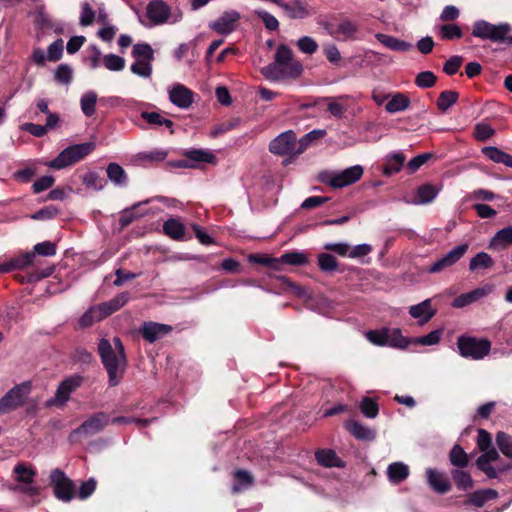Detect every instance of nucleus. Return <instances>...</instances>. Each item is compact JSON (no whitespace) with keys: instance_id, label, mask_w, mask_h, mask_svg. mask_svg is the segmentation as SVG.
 Segmentation results:
<instances>
[{"instance_id":"f257e3e1","label":"nucleus","mask_w":512,"mask_h":512,"mask_svg":"<svg viewBox=\"0 0 512 512\" xmlns=\"http://www.w3.org/2000/svg\"><path fill=\"white\" fill-rule=\"evenodd\" d=\"M98 351L108 373L109 384L111 386L118 385L127 364L124 346L120 338L114 337L112 342L107 339H101Z\"/></svg>"},{"instance_id":"f03ea898","label":"nucleus","mask_w":512,"mask_h":512,"mask_svg":"<svg viewBox=\"0 0 512 512\" xmlns=\"http://www.w3.org/2000/svg\"><path fill=\"white\" fill-rule=\"evenodd\" d=\"M128 300L129 294L124 292L117 295L108 302L93 306L82 315L79 323L83 327L91 326L95 322H99L105 317L119 310L128 302Z\"/></svg>"},{"instance_id":"7ed1b4c3","label":"nucleus","mask_w":512,"mask_h":512,"mask_svg":"<svg viewBox=\"0 0 512 512\" xmlns=\"http://www.w3.org/2000/svg\"><path fill=\"white\" fill-rule=\"evenodd\" d=\"M363 172L361 165H354L341 172L321 171L317 178L321 183L332 188H343L357 182L362 177Z\"/></svg>"},{"instance_id":"20e7f679","label":"nucleus","mask_w":512,"mask_h":512,"mask_svg":"<svg viewBox=\"0 0 512 512\" xmlns=\"http://www.w3.org/2000/svg\"><path fill=\"white\" fill-rule=\"evenodd\" d=\"M31 392V381H24L12 387L0 398V415L10 413L24 406Z\"/></svg>"},{"instance_id":"39448f33","label":"nucleus","mask_w":512,"mask_h":512,"mask_svg":"<svg viewBox=\"0 0 512 512\" xmlns=\"http://www.w3.org/2000/svg\"><path fill=\"white\" fill-rule=\"evenodd\" d=\"M512 31V26L507 22L492 24L486 20H477L472 26V35L482 40L492 42H504Z\"/></svg>"},{"instance_id":"423d86ee","label":"nucleus","mask_w":512,"mask_h":512,"mask_svg":"<svg viewBox=\"0 0 512 512\" xmlns=\"http://www.w3.org/2000/svg\"><path fill=\"white\" fill-rule=\"evenodd\" d=\"M95 149L93 142H86L67 147L47 165L54 169L66 168L90 154Z\"/></svg>"},{"instance_id":"0eeeda50","label":"nucleus","mask_w":512,"mask_h":512,"mask_svg":"<svg viewBox=\"0 0 512 512\" xmlns=\"http://www.w3.org/2000/svg\"><path fill=\"white\" fill-rule=\"evenodd\" d=\"M457 348L462 357L480 360L489 354L491 342L484 338L460 336L457 339Z\"/></svg>"},{"instance_id":"6e6552de","label":"nucleus","mask_w":512,"mask_h":512,"mask_svg":"<svg viewBox=\"0 0 512 512\" xmlns=\"http://www.w3.org/2000/svg\"><path fill=\"white\" fill-rule=\"evenodd\" d=\"M15 481L17 484L12 488L15 492L23 493L28 496H36L39 494V487L34 484L35 470L25 464L18 463L14 467Z\"/></svg>"},{"instance_id":"1a4fd4ad","label":"nucleus","mask_w":512,"mask_h":512,"mask_svg":"<svg viewBox=\"0 0 512 512\" xmlns=\"http://www.w3.org/2000/svg\"><path fill=\"white\" fill-rule=\"evenodd\" d=\"M269 151L278 156H289L296 158L300 154L297 153L298 141L294 131L287 130L280 133L269 143Z\"/></svg>"},{"instance_id":"9d476101","label":"nucleus","mask_w":512,"mask_h":512,"mask_svg":"<svg viewBox=\"0 0 512 512\" xmlns=\"http://www.w3.org/2000/svg\"><path fill=\"white\" fill-rule=\"evenodd\" d=\"M82 377L73 375L63 380L57 387L54 397L46 402L47 406H64L70 399V395L82 384Z\"/></svg>"},{"instance_id":"9b49d317","label":"nucleus","mask_w":512,"mask_h":512,"mask_svg":"<svg viewBox=\"0 0 512 512\" xmlns=\"http://www.w3.org/2000/svg\"><path fill=\"white\" fill-rule=\"evenodd\" d=\"M51 482L54 486L55 496L64 502L70 501L75 494L72 481L64 474L63 471L55 469L50 475Z\"/></svg>"},{"instance_id":"f8f14e48","label":"nucleus","mask_w":512,"mask_h":512,"mask_svg":"<svg viewBox=\"0 0 512 512\" xmlns=\"http://www.w3.org/2000/svg\"><path fill=\"white\" fill-rule=\"evenodd\" d=\"M280 8L284 15L292 20L306 19L314 13L308 0H283Z\"/></svg>"},{"instance_id":"ddd939ff","label":"nucleus","mask_w":512,"mask_h":512,"mask_svg":"<svg viewBox=\"0 0 512 512\" xmlns=\"http://www.w3.org/2000/svg\"><path fill=\"white\" fill-rule=\"evenodd\" d=\"M170 102L178 108L188 109L194 102L195 94L183 84L175 83L167 89Z\"/></svg>"},{"instance_id":"4468645a","label":"nucleus","mask_w":512,"mask_h":512,"mask_svg":"<svg viewBox=\"0 0 512 512\" xmlns=\"http://www.w3.org/2000/svg\"><path fill=\"white\" fill-rule=\"evenodd\" d=\"M468 248L469 246L466 243L454 247L447 254H445L443 257H441L435 263H433L427 269V271L429 273H439L447 268L452 267L465 255Z\"/></svg>"},{"instance_id":"2eb2a0df","label":"nucleus","mask_w":512,"mask_h":512,"mask_svg":"<svg viewBox=\"0 0 512 512\" xmlns=\"http://www.w3.org/2000/svg\"><path fill=\"white\" fill-rule=\"evenodd\" d=\"M302 72L300 63H291L290 71L278 64L277 62L271 63L261 69V73L270 80H280L288 77H297Z\"/></svg>"},{"instance_id":"dca6fc26","label":"nucleus","mask_w":512,"mask_h":512,"mask_svg":"<svg viewBox=\"0 0 512 512\" xmlns=\"http://www.w3.org/2000/svg\"><path fill=\"white\" fill-rule=\"evenodd\" d=\"M110 418L105 413H97L90 417L88 420H86L79 428L75 429L71 436H74L76 434H86V435H93L101 430L104 429V427L107 426L109 423Z\"/></svg>"},{"instance_id":"f3484780","label":"nucleus","mask_w":512,"mask_h":512,"mask_svg":"<svg viewBox=\"0 0 512 512\" xmlns=\"http://www.w3.org/2000/svg\"><path fill=\"white\" fill-rule=\"evenodd\" d=\"M240 14L231 10L224 12L218 19L210 23V28L219 34L227 35L235 30Z\"/></svg>"},{"instance_id":"a211bd4d","label":"nucleus","mask_w":512,"mask_h":512,"mask_svg":"<svg viewBox=\"0 0 512 512\" xmlns=\"http://www.w3.org/2000/svg\"><path fill=\"white\" fill-rule=\"evenodd\" d=\"M147 16L153 23V25H160L168 21L169 19V8L160 0L151 1L147 6Z\"/></svg>"},{"instance_id":"6ab92c4d","label":"nucleus","mask_w":512,"mask_h":512,"mask_svg":"<svg viewBox=\"0 0 512 512\" xmlns=\"http://www.w3.org/2000/svg\"><path fill=\"white\" fill-rule=\"evenodd\" d=\"M409 314L412 318L417 319L419 324L427 323L436 314V309L431 306V299H426L419 304L409 308Z\"/></svg>"},{"instance_id":"aec40b11","label":"nucleus","mask_w":512,"mask_h":512,"mask_svg":"<svg viewBox=\"0 0 512 512\" xmlns=\"http://www.w3.org/2000/svg\"><path fill=\"white\" fill-rule=\"evenodd\" d=\"M426 476L428 484L437 493L444 494L451 489L450 482L444 473L428 468Z\"/></svg>"},{"instance_id":"412c9836","label":"nucleus","mask_w":512,"mask_h":512,"mask_svg":"<svg viewBox=\"0 0 512 512\" xmlns=\"http://www.w3.org/2000/svg\"><path fill=\"white\" fill-rule=\"evenodd\" d=\"M440 192V188L431 184L419 186L415 191V196L409 202L414 205H425L434 201Z\"/></svg>"},{"instance_id":"4be33fe9","label":"nucleus","mask_w":512,"mask_h":512,"mask_svg":"<svg viewBox=\"0 0 512 512\" xmlns=\"http://www.w3.org/2000/svg\"><path fill=\"white\" fill-rule=\"evenodd\" d=\"M171 330L172 328L169 325L146 322L141 328V333L147 341L152 343L167 335Z\"/></svg>"},{"instance_id":"5701e85b","label":"nucleus","mask_w":512,"mask_h":512,"mask_svg":"<svg viewBox=\"0 0 512 512\" xmlns=\"http://www.w3.org/2000/svg\"><path fill=\"white\" fill-rule=\"evenodd\" d=\"M509 245H512V226L498 230L490 239L488 248L494 251H502Z\"/></svg>"},{"instance_id":"b1692460","label":"nucleus","mask_w":512,"mask_h":512,"mask_svg":"<svg viewBox=\"0 0 512 512\" xmlns=\"http://www.w3.org/2000/svg\"><path fill=\"white\" fill-rule=\"evenodd\" d=\"M375 37L381 44L393 51L407 52L413 48L411 43L388 34L377 33Z\"/></svg>"},{"instance_id":"393cba45","label":"nucleus","mask_w":512,"mask_h":512,"mask_svg":"<svg viewBox=\"0 0 512 512\" xmlns=\"http://www.w3.org/2000/svg\"><path fill=\"white\" fill-rule=\"evenodd\" d=\"M187 160L193 162L191 164H183V167H195V163H213L215 161V155L202 149H192L184 153Z\"/></svg>"},{"instance_id":"a878e982","label":"nucleus","mask_w":512,"mask_h":512,"mask_svg":"<svg viewBox=\"0 0 512 512\" xmlns=\"http://www.w3.org/2000/svg\"><path fill=\"white\" fill-rule=\"evenodd\" d=\"M410 105V99L406 94L394 93L389 95L385 109L388 113H397L406 110Z\"/></svg>"},{"instance_id":"bb28decb","label":"nucleus","mask_w":512,"mask_h":512,"mask_svg":"<svg viewBox=\"0 0 512 512\" xmlns=\"http://www.w3.org/2000/svg\"><path fill=\"white\" fill-rule=\"evenodd\" d=\"M405 162V156L401 152H396L388 155L385 160V167L383 173L386 176H390L394 173L399 172Z\"/></svg>"},{"instance_id":"cd10ccee","label":"nucleus","mask_w":512,"mask_h":512,"mask_svg":"<svg viewBox=\"0 0 512 512\" xmlns=\"http://www.w3.org/2000/svg\"><path fill=\"white\" fill-rule=\"evenodd\" d=\"M388 478L392 483H400L409 475V467L403 462H395L388 466Z\"/></svg>"},{"instance_id":"c85d7f7f","label":"nucleus","mask_w":512,"mask_h":512,"mask_svg":"<svg viewBox=\"0 0 512 512\" xmlns=\"http://www.w3.org/2000/svg\"><path fill=\"white\" fill-rule=\"evenodd\" d=\"M409 344L411 343V340L404 337L400 331V329L397 328H387V340H386V346H390L393 348H400L405 349Z\"/></svg>"},{"instance_id":"c756f323","label":"nucleus","mask_w":512,"mask_h":512,"mask_svg":"<svg viewBox=\"0 0 512 512\" xmlns=\"http://www.w3.org/2000/svg\"><path fill=\"white\" fill-rule=\"evenodd\" d=\"M163 231L169 237L180 240L184 237L185 226L180 220L172 218L163 224Z\"/></svg>"},{"instance_id":"7c9ffc66","label":"nucleus","mask_w":512,"mask_h":512,"mask_svg":"<svg viewBox=\"0 0 512 512\" xmlns=\"http://www.w3.org/2000/svg\"><path fill=\"white\" fill-rule=\"evenodd\" d=\"M498 493L494 489L478 490L469 496L468 502L477 506H483L487 501L496 499Z\"/></svg>"},{"instance_id":"2f4dec72","label":"nucleus","mask_w":512,"mask_h":512,"mask_svg":"<svg viewBox=\"0 0 512 512\" xmlns=\"http://www.w3.org/2000/svg\"><path fill=\"white\" fill-rule=\"evenodd\" d=\"M280 265L281 264H288L292 266H302L306 265L309 262V258L307 254L301 251H292L283 254L280 258Z\"/></svg>"},{"instance_id":"473e14b6","label":"nucleus","mask_w":512,"mask_h":512,"mask_svg":"<svg viewBox=\"0 0 512 512\" xmlns=\"http://www.w3.org/2000/svg\"><path fill=\"white\" fill-rule=\"evenodd\" d=\"M326 135V131L315 129L305 134L298 140L297 153L302 154L314 141L322 139Z\"/></svg>"},{"instance_id":"72a5a7b5","label":"nucleus","mask_w":512,"mask_h":512,"mask_svg":"<svg viewBox=\"0 0 512 512\" xmlns=\"http://www.w3.org/2000/svg\"><path fill=\"white\" fill-rule=\"evenodd\" d=\"M97 94L94 91L85 92L80 99L81 110L85 116L91 117L95 113Z\"/></svg>"},{"instance_id":"f704fd0d","label":"nucleus","mask_w":512,"mask_h":512,"mask_svg":"<svg viewBox=\"0 0 512 512\" xmlns=\"http://www.w3.org/2000/svg\"><path fill=\"white\" fill-rule=\"evenodd\" d=\"M494 261L492 257L486 252H479L473 258H471L469 263V269L471 271H476L479 269H489L493 266Z\"/></svg>"},{"instance_id":"c9c22d12","label":"nucleus","mask_w":512,"mask_h":512,"mask_svg":"<svg viewBox=\"0 0 512 512\" xmlns=\"http://www.w3.org/2000/svg\"><path fill=\"white\" fill-rule=\"evenodd\" d=\"M107 176L115 185L122 186L126 184L127 175L124 169L117 163H111L108 165Z\"/></svg>"},{"instance_id":"e433bc0d","label":"nucleus","mask_w":512,"mask_h":512,"mask_svg":"<svg viewBox=\"0 0 512 512\" xmlns=\"http://www.w3.org/2000/svg\"><path fill=\"white\" fill-rule=\"evenodd\" d=\"M443 335L442 329L433 330L427 335L411 339V343L422 346H433L440 342Z\"/></svg>"},{"instance_id":"4c0bfd02","label":"nucleus","mask_w":512,"mask_h":512,"mask_svg":"<svg viewBox=\"0 0 512 512\" xmlns=\"http://www.w3.org/2000/svg\"><path fill=\"white\" fill-rule=\"evenodd\" d=\"M235 484L232 487L233 492H239L253 483V478L250 473L244 470H238L234 473Z\"/></svg>"},{"instance_id":"58836bf2","label":"nucleus","mask_w":512,"mask_h":512,"mask_svg":"<svg viewBox=\"0 0 512 512\" xmlns=\"http://www.w3.org/2000/svg\"><path fill=\"white\" fill-rule=\"evenodd\" d=\"M347 430L358 439H371L373 432L356 421H349L346 424Z\"/></svg>"},{"instance_id":"ea45409f","label":"nucleus","mask_w":512,"mask_h":512,"mask_svg":"<svg viewBox=\"0 0 512 512\" xmlns=\"http://www.w3.org/2000/svg\"><path fill=\"white\" fill-rule=\"evenodd\" d=\"M316 459L319 464L326 467H336L340 465V460L332 450H321L316 453Z\"/></svg>"},{"instance_id":"a19ab883","label":"nucleus","mask_w":512,"mask_h":512,"mask_svg":"<svg viewBox=\"0 0 512 512\" xmlns=\"http://www.w3.org/2000/svg\"><path fill=\"white\" fill-rule=\"evenodd\" d=\"M83 184L88 188L95 191H100L105 186V181L95 172H88L82 176Z\"/></svg>"},{"instance_id":"79ce46f5","label":"nucleus","mask_w":512,"mask_h":512,"mask_svg":"<svg viewBox=\"0 0 512 512\" xmlns=\"http://www.w3.org/2000/svg\"><path fill=\"white\" fill-rule=\"evenodd\" d=\"M275 62L290 71V64L297 63L292 60V52L286 45H280L275 54Z\"/></svg>"},{"instance_id":"37998d69","label":"nucleus","mask_w":512,"mask_h":512,"mask_svg":"<svg viewBox=\"0 0 512 512\" xmlns=\"http://www.w3.org/2000/svg\"><path fill=\"white\" fill-rule=\"evenodd\" d=\"M35 23L41 28H51L56 32H61L56 23L50 18V16L44 11L43 7H39L35 15Z\"/></svg>"},{"instance_id":"c03bdc74","label":"nucleus","mask_w":512,"mask_h":512,"mask_svg":"<svg viewBox=\"0 0 512 512\" xmlns=\"http://www.w3.org/2000/svg\"><path fill=\"white\" fill-rule=\"evenodd\" d=\"M449 458H450V462L454 466L461 467V468L466 467L469 462L467 453L459 445H455L452 448Z\"/></svg>"},{"instance_id":"a18cd8bd","label":"nucleus","mask_w":512,"mask_h":512,"mask_svg":"<svg viewBox=\"0 0 512 512\" xmlns=\"http://www.w3.org/2000/svg\"><path fill=\"white\" fill-rule=\"evenodd\" d=\"M141 117L147 121V123L154 126H166L167 128H172L173 122L167 118H164L158 112H147L144 111L141 113Z\"/></svg>"},{"instance_id":"49530a36","label":"nucleus","mask_w":512,"mask_h":512,"mask_svg":"<svg viewBox=\"0 0 512 512\" xmlns=\"http://www.w3.org/2000/svg\"><path fill=\"white\" fill-rule=\"evenodd\" d=\"M457 99V92L451 90L443 91L437 100V106L441 111L445 112L456 103Z\"/></svg>"},{"instance_id":"de8ad7c7","label":"nucleus","mask_w":512,"mask_h":512,"mask_svg":"<svg viewBox=\"0 0 512 512\" xmlns=\"http://www.w3.org/2000/svg\"><path fill=\"white\" fill-rule=\"evenodd\" d=\"M103 65L110 71H121L125 67L124 58L115 55L107 54L102 58Z\"/></svg>"},{"instance_id":"09e8293b","label":"nucleus","mask_w":512,"mask_h":512,"mask_svg":"<svg viewBox=\"0 0 512 512\" xmlns=\"http://www.w3.org/2000/svg\"><path fill=\"white\" fill-rule=\"evenodd\" d=\"M438 29L441 37L446 40L459 39L463 35L460 26L457 24H445Z\"/></svg>"},{"instance_id":"8fccbe9b","label":"nucleus","mask_w":512,"mask_h":512,"mask_svg":"<svg viewBox=\"0 0 512 512\" xmlns=\"http://www.w3.org/2000/svg\"><path fill=\"white\" fill-rule=\"evenodd\" d=\"M452 477L459 489L467 490L473 486V480L469 473L462 470H453Z\"/></svg>"},{"instance_id":"3c124183","label":"nucleus","mask_w":512,"mask_h":512,"mask_svg":"<svg viewBox=\"0 0 512 512\" xmlns=\"http://www.w3.org/2000/svg\"><path fill=\"white\" fill-rule=\"evenodd\" d=\"M72 76V68L67 64L59 65L54 72L55 80L64 85H69L71 83Z\"/></svg>"},{"instance_id":"603ef678","label":"nucleus","mask_w":512,"mask_h":512,"mask_svg":"<svg viewBox=\"0 0 512 512\" xmlns=\"http://www.w3.org/2000/svg\"><path fill=\"white\" fill-rule=\"evenodd\" d=\"M496 444L506 457L512 459V440L510 436L504 432H498L496 435Z\"/></svg>"},{"instance_id":"864d4df0","label":"nucleus","mask_w":512,"mask_h":512,"mask_svg":"<svg viewBox=\"0 0 512 512\" xmlns=\"http://www.w3.org/2000/svg\"><path fill=\"white\" fill-rule=\"evenodd\" d=\"M130 69L132 73L143 78H150L152 74L151 61L136 60Z\"/></svg>"},{"instance_id":"5fc2aeb1","label":"nucleus","mask_w":512,"mask_h":512,"mask_svg":"<svg viewBox=\"0 0 512 512\" xmlns=\"http://www.w3.org/2000/svg\"><path fill=\"white\" fill-rule=\"evenodd\" d=\"M319 268L324 272H332L338 268V263L334 256L328 253H321L318 256Z\"/></svg>"},{"instance_id":"6e6d98bb","label":"nucleus","mask_w":512,"mask_h":512,"mask_svg":"<svg viewBox=\"0 0 512 512\" xmlns=\"http://www.w3.org/2000/svg\"><path fill=\"white\" fill-rule=\"evenodd\" d=\"M64 50V42L62 39H57L51 43L47 49V59L49 62H56L61 59Z\"/></svg>"},{"instance_id":"4d7b16f0","label":"nucleus","mask_w":512,"mask_h":512,"mask_svg":"<svg viewBox=\"0 0 512 512\" xmlns=\"http://www.w3.org/2000/svg\"><path fill=\"white\" fill-rule=\"evenodd\" d=\"M254 14L257 15L262 22L264 23L265 27L268 30L275 31L279 27V21L276 19V17L269 12L263 10V9H256L254 11Z\"/></svg>"},{"instance_id":"13d9d810","label":"nucleus","mask_w":512,"mask_h":512,"mask_svg":"<svg viewBox=\"0 0 512 512\" xmlns=\"http://www.w3.org/2000/svg\"><path fill=\"white\" fill-rule=\"evenodd\" d=\"M133 56L138 60L152 61L154 58L153 49L148 44H136L133 47Z\"/></svg>"},{"instance_id":"bf43d9fd","label":"nucleus","mask_w":512,"mask_h":512,"mask_svg":"<svg viewBox=\"0 0 512 512\" xmlns=\"http://www.w3.org/2000/svg\"><path fill=\"white\" fill-rule=\"evenodd\" d=\"M367 340L377 346H386L387 328L381 330H370L365 334Z\"/></svg>"},{"instance_id":"052dcab7","label":"nucleus","mask_w":512,"mask_h":512,"mask_svg":"<svg viewBox=\"0 0 512 512\" xmlns=\"http://www.w3.org/2000/svg\"><path fill=\"white\" fill-rule=\"evenodd\" d=\"M495 130L487 123L481 122L475 126L474 136L479 141H486L491 138Z\"/></svg>"},{"instance_id":"680f3d73","label":"nucleus","mask_w":512,"mask_h":512,"mask_svg":"<svg viewBox=\"0 0 512 512\" xmlns=\"http://www.w3.org/2000/svg\"><path fill=\"white\" fill-rule=\"evenodd\" d=\"M415 83L420 88H430L436 83V76L431 71H424L416 76Z\"/></svg>"},{"instance_id":"e2e57ef3","label":"nucleus","mask_w":512,"mask_h":512,"mask_svg":"<svg viewBox=\"0 0 512 512\" xmlns=\"http://www.w3.org/2000/svg\"><path fill=\"white\" fill-rule=\"evenodd\" d=\"M297 46L301 52L306 54H313L318 49L316 41L309 36L301 37L297 42Z\"/></svg>"},{"instance_id":"0e129e2a","label":"nucleus","mask_w":512,"mask_h":512,"mask_svg":"<svg viewBox=\"0 0 512 512\" xmlns=\"http://www.w3.org/2000/svg\"><path fill=\"white\" fill-rule=\"evenodd\" d=\"M360 408L362 413L368 418H375L378 414V405L371 398H363Z\"/></svg>"},{"instance_id":"69168bd1","label":"nucleus","mask_w":512,"mask_h":512,"mask_svg":"<svg viewBox=\"0 0 512 512\" xmlns=\"http://www.w3.org/2000/svg\"><path fill=\"white\" fill-rule=\"evenodd\" d=\"M357 30V25L349 20L342 21L337 28V32L346 39L353 38Z\"/></svg>"},{"instance_id":"338daca9","label":"nucleus","mask_w":512,"mask_h":512,"mask_svg":"<svg viewBox=\"0 0 512 512\" xmlns=\"http://www.w3.org/2000/svg\"><path fill=\"white\" fill-rule=\"evenodd\" d=\"M324 249L333 251L341 257H349L350 255V245L346 242L326 243Z\"/></svg>"},{"instance_id":"774afa93","label":"nucleus","mask_w":512,"mask_h":512,"mask_svg":"<svg viewBox=\"0 0 512 512\" xmlns=\"http://www.w3.org/2000/svg\"><path fill=\"white\" fill-rule=\"evenodd\" d=\"M95 19V12L91 8V6L88 3H84L82 5L81 9V15H80V25L82 26H89L92 24V22Z\"/></svg>"}]
</instances>
